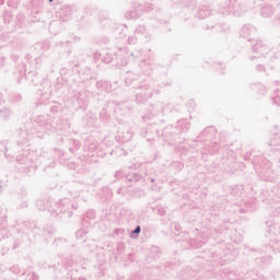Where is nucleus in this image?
<instances>
[{
	"label": "nucleus",
	"instance_id": "f257e3e1",
	"mask_svg": "<svg viewBox=\"0 0 280 280\" xmlns=\"http://www.w3.org/2000/svg\"><path fill=\"white\" fill-rule=\"evenodd\" d=\"M139 233H141V226L138 225V226L135 229V231L131 232L130 237H131L132 240H137V237H139Z\"/></svg>",
	"mask_w": 280,
	"mask_h": 280
},
{
	"label": "nucleus",
	"instance_id": "f03ea898",
	"mask_svg": "<svg viewBox=\"0 0 280 280\" xmlns=\"http://www.w3.org/2000/svg\"><path fill=\"white\" fill-rule=\"evenodd\" d=\"M264 16H272V9L270 7H266L262 9Z\"/></svg>",
	"mask_w": 280,
	"mask_h": 280
},
{
	"label": "nucleus",
	"instance_id": "7ed1b4c3",
	"mask_svg": "<svg viewBox=\"0 0 280 280\" xmlns=\"http://www.w3.org/2000/svg\"><path fill=\"white\" fill-rule=\"evenodd\" d=\"M257 69H259V71H261L262 67H261V66H258Z\"/></svg>",
	"mask_w": 280,
	"mask_h": 280
},
{
	"label": "nucleus",
	"instance_id": "20e7f679",
	"mask_svg": "<svg viewBox=\"0 0 280 280\" xmlns=\"http://www.w3.org/2000/svg\"><path fill=\"white\" fill-rule=\"evenodd\" d=\"M80 233H84V231H82V230H81V231H79V232H78V235H80Z\"/></svg>",
	"mask_w": 280,
	"mask_h": 280
},
{
	"label": "nucleus",
	"instance_id": "39448f33",
	"mask_svg": "<svg viewBox=\"0 0 280 280\" xmlns=\"http://www.w3.org/2000/svg\"><path fill=\"white\" fill-rule=\"evenodd\" d=\"M49 1V3H51L54 0H48Z\"/></svg>",
	"mask_w": 280,
	"mask_h": 280
}]
</instances>
